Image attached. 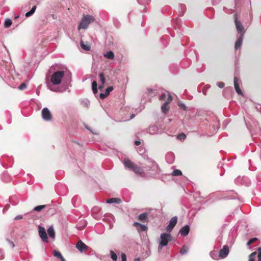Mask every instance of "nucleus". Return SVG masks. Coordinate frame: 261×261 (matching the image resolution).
<instances>
[{"instance_id": "13", "label": "nucleus", "mask_w": 261, "mask_h": 261, "mask_svg": "<svg viewBox=\"0 0 261 261\" xmlns=\"http://www.w3.org/2000/svg\"><path fill=\"white\" fill-rule=\"evenodd\" d=\"M76 248L81 252L85 251L88 248V246H87L81 240L78 241L76 245Z\"/></svg>"}, {"instance_id": "36", "label": "nucleus", "mask_w": 261, "mask_h": 261, "mask_svg": "<svg viewBox=\"0 0 261 261\" xmlns=\"http://www.w3.org/2000/svg\"><path fill=\"white\" fill-rule=\"evenodd\" d=\"M256 252H253L251 253L249 255L248 261H254V257L256 256Z\"/></svg>"}, {"instance_id": "21", "label": "nucleus", "mask_w": 261, "mask_h": 261, "mask_svg": "<svg viewBox=\"0 0 261 261\" xmlns=\"http://www.w3.org/2000/svg\"><path fill=\"white\" fill-rule=\"evenodd\" d=\"M210 255L211 257L214 259L218 260L220 258V257L219 256V254L217 251H212L210 252Z\"/></svg>"}, {"instance_id": "59", "label": "nucleus", "mask_w": 261, "mask_h": 261, "mask_svg": "<svg viewBox=\"0 0 261 261\" xmlns=\"http://www.w3.org/2000/svg\"><path fill=\"white\" fill-rule=\"evenodd\" d=\"M92 91H93V92L94 94H96V93L97 92V88H96V89H92Z\"/></svg>"}, {"instance_id": "26", "label": "nucleus", "mask_w": 261, "mask_h": 261, "mask_svg": "<svg viewBox=\"0 0 261 261\" xmlns=\"http://www.w3.org/2000/svg\"><path fill=\"white\" fill-rule=\"evenodd\" d=\"M171 96L170 93L167 91H165L160 97L159 99L160 100H165L166 97H167V98H168V96Z\"/></svg>"}, {"instance_id": "62", "label": "nucleus", "mask_w": 261, "mask_h": 261, "mask_svg": "<svg viewBox=\"0 0 261 261\" xmlns=\"http://www.w3.org/2000/svg\"><path fill=\"white\" fill-rule=\"evenodd\" d=\"M251 244H252V243H251V242H250V240H249V241H248V242L247 243V246H249V245H250Z\"/></svg>"}, {"instance_id": "24", "label": "nucleus", "mask_w": 261, "mask_h": 261, "mask_svg": "<svg viewBox=\"0 0 261 261\" xmlns=\"http://www.w3.org/2000/svg\"><path fill=\"white\" fill-rule=\"evenodd\" d=\"M233 194L230 196H225L223 198L224 199H239V197L237 193L233 192L232 191Z\"/></svg>"}, {"instance_id": "33", "label": "nucleus", "mask_w": 261, "mask_h": 261, "mask_svg": "<svg viewBox=\"0 0 261 261\" xmlns=\"http://www.w3.org/2000/svg\"><path fill=\"white\" fill-rule=\"evenodd\" d=\"M182 174V172L180 170L178 169H175L172 172V175L173 176H179L181 175Z\"/></svg>"}, {"instance_id": "11", "label": "nucleus", "mask_w": 261, "mask_h": 261, "mask_svg": "<svg viewBox=\"0 0 261 261\" xmlns=\"http://www.w3.org/2000/svg\"><path fill=\"white\" fill-rule=\"evenodd\" d=\"M229 249L227 245L223 246L222 249H220L219 252V256L220 258H225L229 253Z\"/></svg>"}, {"instance_id": "50", "label": "nucleus", "mask_w": 261, "mask_h": 261, "mask_svg": "<svg viewBox=\"0 0 261 261\" xmlns=\"http://www.w3.org/2000/svg\"><path fill=\"white\" fill-rule=\"evenodd\" d=\"M256 179L258 181L261 182V172L258 173L256 177Z\"/></svg>"}, {"instance_id": "14", "label": "nucleus", "mask_w": 261, "mask_h": 261, "mask_svg": "<svg viewBox=\"0 0 261 261\" xmlns=\"http://www.w3.org/2000/svg\"><path fill=\"white\" fill-rule=\"evenodd\" d=\"M133 225L137 228L138 231H145L147 230V226L139 222H135Z\"/></svg>"}, {"instance_id": "51", "label": "nucleus", "mask_w": 261, "mask_h": 261, "mask_svg": "<svg viewBox=\"0 0 261 261\" xmlns=\"http://www.w3.org/2000/svg\"><path fill=\"white\" fill-rule=\"evenodd\" d=\"M249 240H250V242H251L252 243H253L254 242H255L257 240V239L256 238H253L250 239Z\"/></svg>"}, {"instance_id": "56", "label": "nucleus", "mask_w": 261, "mask_h": 261, "mask_svg": "<svg viewBox=\"0 0 261 261\" xmlns=\"http://www.w3.org/2000/svg\"><path fill=\"white\" fill-rule=\"evenodd\" d=\"M135 144L136 146H139L141 144V142L139 140H136L135 142Z\"/></svg>"}, {"instance_id": "55", "label": "nucleus", "mask_w": 261, "mask_h": 261, "mask_svg": "<svg viewBox=\"0 0 261 261\" xmlns=\"http://www.w3.org/2000/svg\"><path fill=\"white\" fill-rule=\"evenodd\" d=\"M179 6H180V7L181 8V9L182 10H183V11H184V10H185V9H186V6H185V5H184V4H180Z\"/></svg>"}, {"instance_id": "7", "label": "nucleus", "mask_w": 261, "mask_h": 261, "mask_svg": "<svg viewBox=\"0 0 261 261\" xmlns=\"http://www.w3.org/2000/svg\"><path fill=\"white\" fill-rule=\"evenodd\" d=\"M38 232L39 237L41 238L42 241L43 242H48V237L45 229L43 227L40 225L38 226Z\"/></svg>"}, {"instance_id": "63", "label": "nucleus", "mask_w": 261, "mask_h": 261, "mask_svg": "<svg viewBox=\"0 0 261 261\" xmlns=\"http://www.w3.org/2000/svg\"><path fill=\"white\" fill-rule=\"evenodd\" d=\"M61 261H66L65 258L63 257V256L60 258Z\"/></svg>"}, {"instance_id": "35", "label": "nucleus", "mask_w": 261, "mask_h": 261, "mask_svg": "<svg viewBox=\"0 0 261 261\" xmlns=\"http://www.w3.org/2000/svg\"><path fill=\"white\" fill-rule=\"evenodd\" d=\"M81 46L83 49H84L85 50H89L90 49V46L88 45H85L83 43V42H81Z\"/></svg>"}, {"instance_id": "23", "label": "nucleus", "mask_w": 261, "mask_h": 261, "mask_svg": "<svg viewBox=\"0 0 261 261\" xmlns=\"http://www.w3.org/2000/svg\"><path fill=\"white\" fill-rule=\"evenodd\" d=\"M103 56L108 59H113L114 58V54L112 51H109L103 55Z\"/></svg>"}, {"instance_id": "8", "label": "nucleus", "mask_w": 261, "mask_h": 261, "mask_svg": "<svg viewBox=\"0 0 261 261\" xmlns=\"http://www.w3.org/2000/svg\"><path fill=\"white\" fill-rule=\"evenodd\" d=\"M42 118L46 121H50L52 118V115L47 108H44L41 112Z\"/></svg>"}, {"instance_id": "30", "label": "nucleus", "mask_w": 261, "mask_h": 261, "mask_svg": "<svg viewBox=\"0 0 261 261\" xmlns=\"http://www.w3.org/2000/svg\"><path fill=\"white\" fill-rule=\"evenodd\" d=\"M46 206V205H38V206H35L34 208L33 211H34L40 212L42 209L45 208Z\"/></svg>"}, {"instance_id": "40", "label": "nucleus", "mask_w": 261, "mask_h": 261, "mask_svg": "<svg viewBox=\"0 0 261 261\" xmlns=\"http://www.w3.org/2000/svg\"><path fill=\"white\" fill-rule=\"evenodd\" d=\"M178 106L179 107V108L183 109L184 110H186L187 107L186 106V105L184 103H183L182 102H179Z\"/></svg>"}, {"instance_id": "52", "label": "nucleus", "mask_w": 261, "mask_h": 261, "mask_svg": "<svg viewBox=\"0 0 261 261\" xmlns=\"http://www.w3.org/2000/svg\"><path fill=\"white\" fill-rule=\"evenodd\" d=\"M36 6H34L32 7V8L31 9V11L32 12V13H33V14H34L36 11Z\"/></svg>"}, {"instance_id": "43", "label": "nucleus", "mask_w": 261, "mask_h": 261, "mask_svg": "<svg viewBox=\"0 0 261 261\" xmlns=\"http://www.w3.org/2000/svg\"><path fill=\"white\" fill-rule=\"evenodd\" d=\"M97 88V85L96 81H94L92 83V89H96Z\"/></svg>"}, {"instance_id": "41", "label": "nucleus", "mask_w": 261, "mask_h": 261, "mask_svg": "<svg viewBox=\"0 0 261 261\" xmlns=\"http://www.w3.org/2000/svg\"><path fill=\"white\" fill-rule=\"evenodd\" d=\"M27 87V85L25 84V83H22L19 87H18V89L19 90H23L24 89H25Z\"/></svg>"}, {"instance_id": "20", "label": "nucleus", "mask_w": 261, "mask_h": 261, "mask_svg": "<svg viewBox=\"0 0 261 261\" xmlns=\"http://www.w3.org/2000/svg\"><path fill=\"white\" fill-rule=\"evenodd\" d=\"M81 105L85 107L88 108L90 105V101L86 98L82 99L80 100Z\"/></svg>"}, {"instance_id": "18", "label": "nucleus", "mask_w": 261, "mask_h": 261, "mask_svg": "<svg viewBox=\"0 0 261 261\" xmlns=\"http://www.w3.org/2000/svg\"><path fill=\"white\" fill-rule=\"evenodd\" d=\"M49 237L52 239L55 238V231L53 225L50 226L47 230Z\"/></svg>"}, {"instance_id": "44", "label": "nucleus", "mask_w": 261, "mask_h": 261, "mask_svg": "<svg viewBox=\"0 0 261 261\" xmlns=\"http://www.w3.org/2000/svg\"><path fill=\"white\" fill-rule=\"evenodd\" d=\"M258 261H261V248L258 249Z\"/></svg>"}, {"instance_id": "17", "label": "nucleus", "mask_w": 261, "mask_h": 261, "mask_svg": "<svg viewBox=\"0 0 261 261\" xmlns=\"http://www.w3.org/2000/svg\"><path fill=\"white\" fill-rule=\"evenodd\" d=\"M190 231V226L188 225H186L184 227H182L180 230H179V233L181 235L186 237L189 233Z\"/></svg>"}, {"instance_id": "31", "label": "nucleus", "mask_w": 261, "mask_h": 261, "mask_svg": "<svg viewBox=\"0 0 261 261\" xmlns=\"http://www.w3.org/2000/svg\"><path fill=\"white\" fill-rule=\"evenodd\" d=\"M188 251V248L186 247V246H184L182 247V248L180 249V253L182 255L186 254Z\"/></svg>"}, {"instance_id": "27", "label": "nucleus", "mask_w": 261, "mask_h": 261, "mask_svg": "<svg viewBox=\"0 0 261 261\" xmlns=\"http://www.w3.org/2000/svg\"><path fill=\"white\" fill-rule=\"evenodd\" d=\"M110 256L113 261H117L118 259L117 255L113 251H110Z\"/></svg>"}, {"instance_id": "39", "label": "nucleus", "mask_w": 261, "mask_h": 261, "mask_svg": "<svg viewBox=\"0 0 261 261\" xmlns=\"http://www.w3.org/2000/svg\"><path fill=\"white\" fill-rule=\"evenodd\" d=\"M177 138L178 139L180 140H185V138H186V136L185 134L181 133L177 136Z\"/></svg>"}, {"instance_id": "3", "label": "nucleus", "mask_w": 261, "mask_h": 261, "mask_svg": "<svg viewBox=\"0 0 261 261\" xmlns=\"http://www.w3.org/2000/svg\"><path fill=\"white\" fill-rule=\"evenodd\" d=\"M123 163L125 168L133 171L137 175L145 177V173L142 167L135 164L127 158L125 159Z\"/></svg>"}, {"instance_id": "16", "label": "nucleus", "mask_w": 261, "mask_h": 261, "mask_svg": "<svg viewBox=\"0 0 261 261\" xmlns=\"http://www.w3.org/2000/svg\"><path fill=\"white\" fill-rule=\"evenodd\" d=\"M244 38V36L242 35H239L234 45V48L236 50H238L240 49L242 46L243 40Z\"/></svg>"}, {"instance_id": "1", "label": "nucleus", "mask_w": 261, "mask_h": 261, "mask_svg": "<svg viewBox=\"0 0 261 261\" xmlns=\"http://www.w3.org/2000/svg\"><path fill=\"white\" fill-rule=\"evenodd\" d=\"M65 75L63 70H59L54 72L51 76L50 83H47L48 88L52 91L56 92H62L63 91L60 88L57 87L55 85H59L62 79Z\"/></svg>"}, {"instance_id": "46", "label": "nucleus", "mask_w": 261, "mask_h": 261, "mask_svg": "<svg viewBox=\"0 0 261 261\" xmlns=\"http://www.w3.org/2000/svg\"><path fill=\"white\" fill-rule=\"evenodd\" d=\"M121 261H127L126 256L124 253L121 254Z\"/></svg>"}, {"instance_id": "64", "label": "nucleus", "mask_w": 261, "mask_h": 261, "mask_svg": "<svg viewBox=\"0 0 261 261\" xmlns=\"http://www.w3.org/2000/svg\"><path fill=\"white\" fill-rule=\"evenodd\" d=\"M61 261H66L65 258L63 257V256L60 258Z\"/></svg>"}, {"instance_id": "49", "label": "nucleus", "mask_w": 261, "mask_h": 261, "mask_svg": "<svg viewBox=\"0 0 261 261\" xmlns=\"http://www.w3.org/2000/svg\"><path fill=\"white\" fill-rule=\"evenodd\" d=\"M33 14V13H32L31 11L30 10V11L27 12L25 13V16L27 17H30L31 16H32Z\"/></svg>"}, {"instance_id": "6", "label": "nucleus", "mask_w": 261, "mask_h": 261, "mask_svg": "<svg viewBox=\"0 0 261 261\" xmlns=\"http://www.w3.org/2000/svg\"><path fill=\"white\" fill-rule=\"evenodd\" d=\"M234 19H235V20H234L235 25H236L238 33L239 34V35H242L243 36H244V34H245V30H244V27L243 25L242 24V23H241V22H240V21H239L238 20L237 17V14H235L234 15Z\"/></svg>"}, {"instance_id": "45", "label": "nucleus", "mask_w": 261, "mask_h": 261, "mask_svg": "<svg viewBox=\"0 0 261 261\" xmlns=\"http://www.w3.org/2000/svg\"><path fill=\"white\" fill-rule=\"evenodd\" d=\"M107 96H108L107 95H106V93H101L99 95V97L101 99H104Z\"/></svg>"}, {"instance_id": "2", "label": "nucleus", "mask_w": 261, "mask_h": 261, "mask_svg": "<svg viewBox=\"0 0 261 261\" xmlns=\"http://www.w3.org/2000/svg\"><path fill=\"white\" fill-rule=\"evenodd\" d=\"M144 159L146 160L144 168L151 177H155L160 174V169L156 162L149 158L147 154H144Z\"/></svg>"}, {"instance_id": "57", "label": "nucleus", "mask_w": 261, "mask_h": 261, "mask_svg": "<svg viewBox=\"0 0 261 261\" xmlns=\"http://www.w3.org/2000/svg\"><path fill=\"white\" fill-rule=\"evenodd\" d=\"M153 90L152 89H147V93L148 94H150L152 93Z\"/></svg>"}, {"instance_id": "4", "label": "nucleus", "mask_w": 261, "mask_h": 261, "mask_svg": "<svg viewBox=\"0 0 261 261\" xmlns=\"http://www.w3.org/2000/svg\"><path fill=\"white\" fill-rule=\"evenodd\" d=\"M172 236L170 233H162L160 235L158 250L160 251L163 248L166 246L169 242L172 241Z\"/></svg>"}, {"instance_id": "10", "label": "nucleus", "mask_w": 261, "mask_h": 261, "mask_svg": "<svg viewBox=\"0 0 261 261\" xmlns=\"http://www.w3.org/2000/svg\"><path fill=\"white\" fill-rule=\"evenodd\" d=\"M172 100V96L169 95L168 98L167 99L166 101L162 105L161 110L164 114H165L168 112L169 110V104Z\"/></svg>"}, {"instance_id": "32", "label": "nucleus", "mask_w": 261, "mask_h": 261, "mask_svg": "<svg viewBox=\"0 0 261 261\" xmlns=\"http://www.w3.org/2000/svg\"><path fill=\"white\" fill-rule=\"evenodd\" d=\"M12 23V20L8 18L6 19L4 25L6 28H9L11 25Z\"/></svg>"}, {"instance_id": "9", "label": "nucleus", "mask_w": 261, "mask_h": 261, "mask_svg": "<svg viewBox=\"0 0 261 261\" xmlns=\"http://www.w3.org/2000/svg\"><path fill=\"white\" fill-rule=\"evenodd\" d=\"M177 222V217L176 216H174V217H172L170 219L169 224L166 227V230L168 232L170 233V232L172 230L173 228L176 225Z\"/></svg>"}, {"instance_id": "38", "label": "nucleus", "mask_w": 261, "mask_h": 261, "mask_svg": "<svg viewBox=\"0 0 261 261\" xmlns=\"http://www.w3.org/2000/svg\"><path fill=\"white\" fill-rule=\"evenodd\" d=\"M113 89H114V88H113V86H109V87H108L106 89V91H105V93H106V95H107L108 96L110 94V92L111 91H112V90Z\"/></svg>"}, {"instance_id": "48", "label": "nucleus", "mask_w": 261, "mask_h": 261, "mask_svg": "<svg viewBox=\"0 0 261 261\" xmlns=\"http://www.w3.org/2000/svg\"><path fill=\"white\" fill-rule=\"evenodd\" d=\"M7 241L9 243V244L11 246L12 248H14V247L15 245H14V243L12 241L8 239H7Z\"/></svg>"}, {"instance_id": "25", "label": "nucleus", "mask_w": 261, "mask_h": 261, "mask_svg": "<svg viewBox=\"0 0 261 261\" xmlns=\"http://www.w3.org/2000/svg\"><path fill=\"white\" fill-rule=\"evenodd\" d=\"M158 128L156 126H150L148 128L147 132L151 135H153L156 134L157 132Z\"/></svg>"}, {"instance_id": "42", "label": "nucleus", "mask_w": 261, "mask_h": 261, "mask_svg": "<svg viewBox=\"0 0 261 261\" xmlns=\"http://www.w3.org/2000/svg\"><path fill=\"white\" fill-rule=\"evenodd\" d=\"M217 85L220 88H223L224 86H225V84L223 82H218L217 83Z\"/></svg>"}, {"instance_id": "5", "label": "nucleus", "mask_w": 261, "mask_h": 261, "mask_svg": "<svg viewBox=\"0 0 261 261\" xmlns=\"http://www.w3.org/2000/svg\"><path fill=\"white\" fill-rule=\"evenodd\" d=\"M94 21V18L91 15H84L79 26L78 29H86L88 27L89 24Z\"/></svg>"}, {"instance_id": "37", "label": "nucleus", "mask_w": 261, "mask_h": 261, "mask_svg": "<svg viewBox=\"0 0 261 261\" xmlns=\"http://www.w3.org/2000/svg\"><path fill=\"white\" fill-rule=\"evenodd\" d=\"M53 255L59 259L62 256V254L59 251L56 250L54 251Z\"/></svg>"}, {"instance_id": "12", "label": "nucleus", "mask_w": 261, "mask_h": 261, "mask_svg": "<svg viewBox=\"0 0 261 261\" xmlns=\"http://www.w3.org/2000/svg\"><path fill=\"white\" fill-rule=\"evenodd\" d=\"M247 180V183H244V185H245L246 186H249L251 184V181H250V179L247 177H246V176H243V177L238 176L237 178H236L234 179V182L237 185H240V184H241V183L242 182V180Z\"/></svg>"}, {"instance_id": "54", "label": "nucleus", "mask_w": 261, "mask_h": 261, "mask_svg": "<svg viewBox=\"0 0 261 261\" xmlns=\"http://www.w3.org/2000/svg\"><path fill=\"white\" fill-rule=\"evenodd\" d=\"M22 218H23L22 215H17V216L15 217V220L21 219Z\"/></svg>"}, {"instance_id": "61", "label": "nucleus", "mask_w": 261, "mask_h": 261, "mask_svg": "<svg viewBox=\"0 0 261 261\" xmlns=\"http://www.w3.org/2000/svg\"><path fill=\"white\" fill-rule=\"evenodd\" d=\"M244 183H247V180H242V182L241 183L242 185H244Z\"/></svg>"}, {"instance_id": "53", "label": "nucleus", "mask_w": 261, "mask_h": 261, "mask_svg": "<svg viewBox=\"0 0 261 261\" xmlns=\"http://www.w3.org/2000/svg\"><path fill=\"white\" fill-rule=\"evenodd\" d=\"M36 6H34L32 7V8L31 9V11L32 12V13H33V14H34L36 11Z\"/></svg>"}, {"instance_id": "29", "label": "nucleus", "mask_w": 261, "mask_h": 261, "mask_svg": "<svg viewBox=\"0 0 261 261\" xmlns=\"http://www.w3.org/2000/svg\"><path fill=\"white\" fill-rule=\"evenodd\" d=\"M100 82L101 83L102 85H104L106 82V79L103 72H100L99 74Z\"/></svg>"}, {"instance_id": "19", "label": "nucleus", "mask_w": 261, "mask_h": 261, "mask_svg": "<svg viewBox=\"0 0 261 261\" xmlns=\"http://www.w3.org/2000/svg\"><path fill=\"white\" fill-rule=\"evenodd\" d=\"M121 202V200L118 198H111L107 200L106 202L107 203H117L119 204Z\"/></svg>"}, {"instance_id": "34", "label": "nucleus", "mask_w": 261, "mask_h": 261, "mask_svg": "<svg viewBox=\"0 0 261 261\" xmlns=\"http://www.w3.org/2000/svg\"><path fill=\"white\" fill-rule=\"evenodd\" d=\"M138 3L141 5H147L150 3V0H137Z\"/></svg>"}, {"instance_id": "15", "label": "nucleus", "mask_w": 261, "mask_h": 261, "mask_svg": "<svg viewBox=\"0 0 261 261\" xmlns=\"http://www.w3.org/2000/svg\"><path fill=\"white\" fill-rule=\"evenodd\" d=\"M233 82H234V89H235L237 93L239 95H243V93L242 90H241V89L240 88V87H239V85L238 84V79L237 78V77L235 76L234 77Z\"/></svg>"}, {"instance_id": "47", "label": "nucleus", "mask_w": 261, "mask_h": 261, "mask_svg": "<svg viewBox=\"0 0 261 261\" xmlns=\"http://www.w3.org/2000/svg\"><path fill=\"white\" fill-rule=\"evenodd\" d=\"M4 253L3 251L0 249V259H3L4 258Z\"/></svg>"}, {"instance_id": "60", "label": "nucleus", "mask_w": 261, "mask_h": 261, "mask_svg": "<svg viewBox=\"0 0 261 261\" xmlns=\"http://www.w3.org/2000/svg\"><path fill=\"white\" fill-rule=\"evenodd\" d=\"M135 116V114H133L130 115V118H129V119H132L133 118H134Z\"/></svg>"}, {"instance_id": "58", "label": "nucleus", "mask_w": 261, "mask_h": 261, "mask_svg": "<svg viewBox=\"0 0 261 261\" xmlns=\"http://www.w3.org/2000/svg\"><path fill=\"white\" fill-rule=\"evenodd\" d=\"M220 1H221V0H213V3L218 4V3H219Z\"/></svg>"}, {"instance_id": "28", "label": "nucleus", "mask_w": 261, "mask_h": 261, "mask_svg": "<svg viewBox=\"0 0 261 261\" xmlns=\"http://www.w3.org/2000/svg\"><path fill=\"white\" fill-rule=\"evenodd\" d=\"M138 152L139 154L141 155L144 158V154H146L145 153V149L143 147H140L138 149Z\"/></svg>"}, {"instance_id": "22", "label": "nucleus", "mask_w": 261, "mask_h": 261, "mask_svg": "<svg viewBox=\"0 0 261 261\" xmlns=\"http://www.w3.org/2000/svg\"><path fill=\"white\" fill-rule=\"evenodd\" d=\"M139 220L142 222H146L147 219V214L144 213L138 216Z\"/></svg>"}]
</instances>
